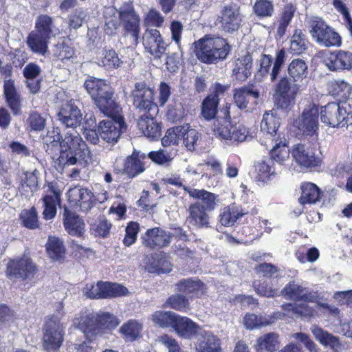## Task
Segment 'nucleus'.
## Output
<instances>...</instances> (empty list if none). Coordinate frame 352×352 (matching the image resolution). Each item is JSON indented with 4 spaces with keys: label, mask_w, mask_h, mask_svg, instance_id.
Listing matches in <instances>:
<instances>
[{
    "label": "nucleus",
    "mask_w": 352,
    "mask_h": 352,
    "mask_svg": "<svg viewBox=\"0 0 352 352\" xmlns=\"http://www.w3.org/2000/svg\"><path fill=\"white\" fill-rule=\"evenodd\" d=\"M58 118L65 127L75 129L81 123L82 113L74 102H69L62 106Z\"/></svg>",
    "instance_id": "obj_21"
},
{
    "label": "nucleus",
    "mask_w": 352,
    "mask_h": 352,
    "mask_svg": "<svg viewBox=\"0 0 352 352\" xmlns=\"http://www.w3.org/2000/svg\"><path fill=\"white\" fill-rule=\"evenodd\" d=\"M287 58V54L284 48L276 51L275 56L272 65L269 76L272 82L277 80L280 72L283 68Z\"/></svg>",
    "instance_id": "obj_49"
},
{
    "label": "nucleus",
    "mask_w": 352,
    "mask_h": 352,
    "mask_svg": "<svg viewBox=\"0 0 352 352\" xmlns=\"http://www.w3.org/2000/svg\"><path fill=\"white\" fill-rule=\"evenodd\" d=\"M50 38L33 30L27 36L26 44L32 52L45 56L48 52V41Z\"/></svg>",
    "instance_id": "obj_31"
},
{
    "label": "nucleus",
    "mask_w": 352,
    "mask_h": 352,
    "mask_svg": "<svg viewBox=\"0 0 352 352\" xmlns=\"http://www.w3.org/2000/svg\"><path fill=\"white\" fill-rule=\"evenodd\" d=\"M274 162L271 160L258 162L256 166V178L263 182L271 179L275 175V169L273 166Z\"/></svg>",
    "instance_id": "obj_53"
},
{
    "label": "nucleus",
    "mask_w": 352,
    "mask_h": 352,
    "mask_svg": "<svg viewBox=\"0 0 352 352\" xmlns=\"http://www.w3.org/2000/svg\"><path fill=\"white\" fill-rule=\"evenodd\" d=\"M3 94L8 107L14 115L21 113L20 95L12 80H6L3 83Z\"/></svg>",
    "instance_id": "obj_30"
},
{
    "label": "nucleus",
    "mask_w": 352,
    "mask_h": 352,
    "mask_svg": "<svg viewBox=\"0 0 352 352\" xmlns=\"http://www.w3.org/2000/svg\"><path fill=\"white\" fill-rule=\"evenodd\" d=\"M145 50L155 59H160L165 54L168 45L157 29H146L142 36Z\"/></svg>",
    "instance_id": "obj_13"
},
{
    "label": "nucleus",
    "mask_w": 352,
    "mask_h": 352,
    "mask_svg": "<svg viewBox=\"0 0 352 352\" xmlns=\"http://www.w3.org/2000/svg\"><path fill=\"white\" fill-rule=\"evenodd\" d=\"M252 64L253 58L250 53L240 56L234 60L232 76L239 81H245L252 74Z\"/></svg>",
    "instance_id": "obj_24"
},
{
    "label": "nucleus",
    "mask_w": 352,
    "mask_h": 352,
    "mask_svg": "<svg viewBox=\"0 0 352 352\" xmlns=\"http://www.w3.org/2000/svg\"><path fill=\"white\" fill-rule=\"evenodd\" d=\"M106 91L107 92L94 99L95 104L102 113L107 116L121 115L122 108L116 102L111 88L109 87Z\"/></svg>",
    "instance_id": "obj_20"
},
{
    "label": "nucleus",
    "mask_w": 352,
    "mask_h": 352,
    "mask_svg": "<svg viewBox=\"0 0 352 352\" xmlns=\"http://www.w3.org/2000/svg\"><path fill=\"white\" fill-rule=\"evenodd\" d=\"M274 140V145L271 149L270 155L272 162L282 163L285 161L289 156V149L288 148L286 140L272 139Z\"/></svg>",
    "instance_id": "obj_43"
},
{
    "label": "nucleus",
    "mask_w": 352,
    "mask_h": 352,
    "mask_svg": "<svg viewBox=\"0 0 352 352\" xmlns=\"http://www.w3.org/2000/svg\"><path fill=\"white\" fill-rule=\"evenodd\" d=\"M253 11L259 18L271 17L274 13V3L270 0H256Z\"/></svg>",
    "instance_id": "obj_54"
},
{
    "label": "nucleus",
    "mask_w": 352,
    "mask_h": 352,
    "mask_svg": "<svg viewBox=\"0 0 352 352\" xmlns=\"http://www.w3.org/2000/svg\"><path fill=\"white\" fill-rule=\"evenodd\" d=\"M23 225L28 229H35L38 228L39 223L38 220L37 212L35 208L30 210H23L20 214Z\"/></svg>",
    "instance_id": "obj_61"
},
{
    "label": "nucleus",
    "mask_w": 352,
    "mask_h": 352,
    "mask_svg": "<svg viewBox=\"0 0 352 352\" xmlns=\"http://www.w3.org/2000/svg\"><path fill=\"white\" fill-rule=\"evenodd\" d=\"M304 292H306L305 287L291 281L285 285L281 293L289 299L300 300Z\"/></svg>",
    "instance_id": "obj_60"
},
{
    "label": "nucleus",
    "mask_w": 352,
    "mask_h": 352,
    "mask_svg": "<svg viewBox=\"0 0 352 352\" xmlns=\"http://www.w3.org/2000/svg\"><path fill=\"white\" fill-rule=\"evenodd\" d=\"M230 50L226 40L221 37L204 38L195 43L197 58L206 64H214L226 59Z\"/></svg>",
    "instance_id": "obj_2"
},
{
    "label": "nucleus",
    "mask_w": 352,
    "mask_h": 352,
    "mask_svg": "<svg viewBox=\"0 0 352 352\" xmlns=\"http://www.w3.org/2000/svg\"><path fill=\"white\" fill-rule=\"evenodd\" d=\"M189 196L195 199L201 201L203 207L213 210L217 205V195L204 189H197L190 187L184 188Z\"/></svg>",
    "instance_id": "obj_34"
},
{
    "label": "nucleus",
    "mask_w": 352,
    "mask_h": 352,
    "mask_svg": "<svg viewBox=\"0 0 352 352\" xmlns=\"http://www.w3.org/2000/svg\"><path fill=\"white\" fill-rule=\"evenodd\" d=\"M197 352H221L219 338L211 331L200 330Z\"/></svg>",
    "instance_id": "obj_29"
},
{
    "label": "nucleus",
    "mask_w": 352,
    "mask_h": 352,
    "mask_svg": "<svg viewBox=\"0 0 352 352\" xmlns=\"http://www.w3.org/2000/svg\"><path fill=\"white\" fill-rule=\"evenodd\" d=\"M53 20L47 14L39 15L35 23V32L50 38L52 33Z\"/></svg>",
    "instance_id": "obj_56"
},
{
    "label": "nucleus",
    "mask_w": 352,
    "mask_h": 352,
    "mask_svg": "<svg viewBox=\"0 0 352 352\" xmlns=\"http://www.w3.org/2000/svg\"><path fill=\"white\" fill-rule=\"evenodd\" d=\"M46 250L49 256L54 261L60 260L65 256L63 242L57 237L49 236Z\"/></svg>",
    "instance_id": "obj_47"
},
{
    "label": "nucleus",
    "mask_w": 352,
    "mask_h": 352,
    "mask_svg": "<svg viewBox=\"0 0 352 352\" xmlns=\"http://www.w3.org/2000/svg\"><path fill=\"white\" fill-rule=\"evenodd\" d=\"M36 267L28 258L14 259L10 261L7 267V274L10 278L26 279L32 276Z\"/></svg>",
    "instance_id": "obj_17"
},
{
    "label": "nucleus",
    "mask_w": 352,
    "mask_h": 352,
    "mask_svg": "<svg viewBox=\"0 0 352 352\" xmlns=\"http://www.w3.org/2000/svg\"><path fill=\"white\" fill-rule=\"evenodd\" d=\"M208 210L202 206L200 201L192 204L188 208V223L197 228H208L210 227V216Z\"/></svg>",
    "instance_id": "obj_22"
},
{
    "label": "nucleus",
    "mask_w": 352,
    "mask_h": 352,
    "mask_svg": "<svg viewBox=\"0 0 352 352\" xmlns=\"http://www.w3.org/2000/svg\"><path fill=\"white\" fill-rule=\"evenodd\" d=\"M280 126V118L273 111L265 112L261 122V130L270 138L274 137Z\"/></svg>",
    "instance_id": "obj_39"
},
{
    "label": "nucleus",
    "mask_w": 352,
    "mask_h": 352,
    "mask_svg": "<svg viewBox=\"0 0 352 352\" xmlns=\"http://www.w3.org/2000/svg\"><path fill=\"white\" fill-rule=\"evenodd\" d=\"M223 117H218L214 122V133L229 144H238L245 141L249 135L248 129L242 124L231 120L229 111L223 109Z\"/></svg>",
    "instance_id": "obj_4"
},
{
    "label": "nucleus",
    "mask_w": 352,
    "mask_h": 352,
    "mask_svg": "<svg viewBox=\"0 0 352 352\" xmlns=\"http://www.w3.org/2000/svg\"><path fill=\"white\" fill-rule=\"evenodd\" d=\"M108 199V192L105 191L101 195H98L96 198L94 194L87 189L81 188L79 190V202L80 208L82 211L87 212L95 206L96 202L103 203Z\"/></svg>",
    "instance_id": "obj_36"
},
{
    "label": "nucleus",
    "mask_w": 352,
    "mask_h": 352,
    "mask_svg": "<svg viewBox=\"0 0 352 352\" xmlns=\"http://www.w3.org/2000/svg\"><path fill=\"white\" fill-rule=\"evenodd\" d=\"M178 316V314L172 311H157L153 315V320L162 327L174 329Z\"/></svg>",
    "instance_id": "obj_52"
},
{
    "label": "nucleus",
    "mask_w": 352,
    "mask_h": 352,
    "mask_svg": "<svg viewBox=\"0 0 352 352\" xmlns=\"http://www.w3.org/2000/svg\"><path fill=\"white\" fill-rule=\"evenodd\" d=\"M274 58L270 54H262L258 60V68L256 76L258 78H264L269 75Z\"/></svg>",
    "instance_id": "obj_63"
},
{
    "label": "nucleus",
    "mask_w": 352,
    "mask_h": 352,
    "mask_svg": "<svg viewBox=\"0 0 352 352\" xmlns=\"http://www.w3.org/2000/svg\"><path fill=\"white\" fill-rule=\"evenodd\" d=\"M84 87L94 100L97 96L107 92L110 87L104 80L89 76L85 82Z\"/></svg>",
    "instance_id": "obj_41"
},
{
    "label": "nucleus",
    "mask_w": 352,
    "mask_h": 352,
    "mask_svg": "<svg viewBox=\"0 0 352 352\" xmlns=\"http://www.w3.org/2000/svg\"><path fill=\"white\" fill-rule=\"evenodd\" d=\"M328 90L331 95L345 99L349 97L352 87L344 80H336L329 82Z\"/></svg>",
    "instance_id": "obj_46"
},
{
    "label": "nucleus",
    "mask_w": 352,
    "mask_h": 352,
    "mask_svg": "<svg viewBox=\"0 0 352 352\" xmlns=\"http://www.w3.org/2000/svg\"><path fill=\"white\" fill-rule=\"evenodd\" d=\"M74 326L80 330L89 340H91V337L100 334L96 316L94 313L88 311H81L74 318Z\"/></svg>",
    "instance_id": "obj_18"
},
{
    "label": "nucleus",
    "mask_w": 352,
    "mask_h": 352,
    "mask_svg": "<svg viewBox=\"0 0 352 352\" xmlns=\"http://www.w3.org/2000/svg\"><path fill=\"white\" fill-rule=\"evenodd\" d=\"M185 131V126H177L167 130L165 135L162 139L164 146L177 144L179 140L182 138V134Z\"/></svg>",
    "instance_id": "obj_58"
},
{
    "label": "nucleus",
    "mask_w": 352,
    "mask_h": 352,
    "mask_svg": "<svg viewBox=\"0 0 352 352\" xmlns=\"http://www.w3.org/2000/svg\"><path fill=\"white\" fill-rule=\"evenodd\" d=\"M299 89L300 86L298 84L292 83L287 76H283L275 87L278 107L280 109H286L292 104L294 103Z\"/></svg>",
    "instance_id": "obj_11"
},
{
    "label": "nucleus",
    "mask_w": 352,
    "mask_h": 352,
    "mask_svg": "<svg viewBox=\"0 0 352 352\" xmlns=\"http://www.w3.org/2000/svg\"><path fill=\"white\" fill-rule=\"evenodd\" d=\"M38 179L35 173H25L19 188L22 195L28 196L37 190Z\"/></svg>",
    "instance_id": "obj_55"
},
{
    "label": "nucleus",
    "mask_w": 352,
    "mask_h": 352,
    "mask_svg": "<svg viewBox=\"0 0 352 352\" xmlns=\"http://www.w3.org/2000/svg\"><path fill=\"white\" fill-rule=\"evenodd\" d=\"M172 238L173 234L170 232L159 227L148 229L141 236L143 245L151 250L168 247Z\"/></svg>",
    "instance_id": "obj_15"
},
{
    "label": "nucleus",
    "mask_w": 352,
    "mask_h": 352,
    "mask_svg": "<svg viewBox=\"0 0 352 352\" xmlns=\"http://www.w3.org/2000/svg\"><path fill=\"white\" fill-rule=\"evenodd\" d=\"M296 10V7L292 3H287L284 6L276 30V33L280 37L285 34L287 28L294 16Z\"/></svg>",
    "instance_id": "obj_45"
},
{
    "label": "nucleus",
    "mask_w": 352,
    "mask_h": 352,
    "mask_svg": "<svg viewBox=\"0 0 352 352\" xmlns=\"http://www.w3.org/2000/svg\"><path fill=\"white\" fill-rule=\"evenodd\" d=\"M123 64L117 52L113 49L102 50L100 65L107 69H118Z\"/></svg>",
    "instance_id": "obj_48"
},
{
    "label": "nucleus",
    "mask_w": 352,
    "mask_h": 352,
    "mask_svg": "<svg viewBox=\"0 0 352 352\" xmlns=\"http://www.w3.org/2000/svg\"><path fill=\"white\" fill-rule=\"evenodd\" d=\"M311 330L316 339L322 345L329 346L334 352L341 350L342 344L337 337L317 326L312 327Z\"/></svg>",
    "instance_id": "obj_37"
},
{
    "label": "nucleus",
    "mask_w": 352,
    "mask_h": 352,
    "mask_svg": "<svg viewBox=\"0 0 352 352\" xmlns=\"http://www.w3.org/2000/svg\"><path fill=\"white\" fill-rule=\"evenodd\" d=\"M145 270L149 273L166 274L171 272L172 265L166 254L155 253L146 257Z\"/></svg>",
    "instance_id": "obj_23"
},
{
    "label": "nucleus",
    "mask_w": 352,
    "mask_h": 352,
    "mask_svg": "<svg viewBox=\"0 0 352 352\" xmlns=\"http://www.w3.org/2000/svg\"><path fill=\"white\" fill-rule=\"evenodd\" d=\"M279 336L276 333H268L259 337L256 340V350L274 352L279 347Z\"/></svg>",
    "instance_id": "obj_40"
},
{
    "label": "nucleus",
    "mask_w": 352,
    "mask_h": 352,
    "mask_svg": "<svg viewBox=\"0 0 352 352\" xmlns=\"http://www.w3.org/2000/svg\"><path fill=\"white\" fill-rule=\"evenodd\" d=\"M272 322L273 321L271 318L268 319L265 317L257 316L254 314H246L243 319L244 325L248 329H253L260 327L267 326Z\"/></svg>",
    "instance_id": "obj_59"
},
{
    "label": "nucleus",
    "mask_w": 352,
    "mask_h": 352,
    "mask_svg": "<svg viewBox=\"0 0 352 352\" xmlns=\"http://www.w3.org/2000/svg\"><path fill=\"white\" fill-rule=\"evenodd\" d=\"M309 41L300 29H296L290 39L289 50L294 54H301L308 48Z\"/></svg>",
    "instance_id": "obj_42"
},
{
    "label": "nucleus",
    "mask_w": 352,
    "mask_h": 352,
    "mask_svg": "<svg viewBox=\"0 0 352 352\" xmlns=\"http://www.w3.org/2000/svg\"><path fill=\"white\" fill-rule=\"evenodd\" d=\"M287 71L294 82L302 81L307 74V65L301 58L294 59L288 65Z\"/></svg>",
    "instance_id": "obj_44"
},
{
    "label": "nucleus",
    "mask_w": 352,
    "mask_h": 352,
    "mask_svg": "<svg viewBox=\"0 0 352 352\" xmlns=\"http://www.w3.org/2000/svg\"><path fill=\"white\" fill-rule=\"evenodd\" d=\"M138 125L144 135L152 140H157L161 136V125L155 120L151 112L141 116Z\"/></svg>",
    "instance_id": "obj_25"
},
{
    "label": "nucleus",
    "mask_w": 352,
    "mask_h": 352,
    "mask_svg": "<svg viewBox=\"0 0 352 352\" xmlns=\"http://www.w3.org/2000/svg\"><path fill=\"white\" fill-rule=\"evenodd\" d=\"M219 99L217 96L206 97L201 105V115L206 120L214 119L217 113Z\"/></svg>",
    "instance_id": "obj_51"
},
{
    "label": "nucleus",
    "mask_w": 352,
    "mask_h": 352,
    "mask_svg": "<svg viewBox=\"0 0 352 352\" xmlns=\"http://www.w3.org/2000/svg\"><path fill=\"white\" fill-rule=\"evenodd\" d=\"M307 21L313 40L319 45L326 47L341 46V36L322 18L311 16Z\"/></svg>",
    "instance_id": "obj_5"
},
{
    "label": "nucleus",
    "mask_w": 352,
    "mask_h": 352,
    "mask_svg": "<svg viewBox=\"0 0 352 352\" xmlns=\"http://www.w3.org/2000/svg\"><path fill=\"white\" fill-rule=\"evenodd\" d=\"M173 329L179 337L185 339H191L197 333L199 335L200 330H202L191 319L179 315Z\"/></svg>",
    "instance_id": "obj_27"
},
{
    "label": "nucleus",
    "mask_w": 352,
    "mask_h": 352,
    "mask_svg": "<svg viewBox=\"0 0 352 352\" xmlns=\"http://www.w3.org/2000/svg\"><path fill=\"white\" fill-rule=\"evenodd\" d=\"M96 316L97 318V323L100 328V334L98 336H102L104 330L113 329L119 324L116 317L109 313H102L101 314H98Z\"/></svg>",
    "instance_id": "obj_57"
},
{
    "label": "nucleus",
    "mask_w": 352,
    "mask_h": 352,
    "mask_svg": "<svg viewBox=\"0 0 352 352\" xmlns=\"http://www.w3.org/2000/svg\"><path fill=\"white\" fill-rule=\"evenodd\" d=\"M320 120L330 127H345L352 124V100L330 102L322 106Z\"/></svg>",
    "instance_id": "obj_3"
},
{
    "label": "nucleus",
    "mask_w": 352,
    "mask_h": 352,
    "mask_svg": "<svg viewBox=\"0 0 352 352\" xmlns=\"http://www.w3.org/2000/svg\"><path fill=\"white\" fill-rule=\"evenodd\" d=\"M319 114L318 107L313 104L303 111L299 120L296 121V124L303 133L309 135H314L318 130Z\"/></svg>",
    "instance_id": "obj_19"
},
{
    "label": "nucleus",
    "mask_w": 352,
    "mask_h": 352,
    "mask_svg": "<svg viewBox=\"0 0 352 352\" xmlns=\"http://www.w3.org/2000/svg\"><path fill=\"white\" fill-rule=\"evenodd\" d=\"M248 213L241 206L230 205L223 209L219 215L220 223L224 226H232L234 223L243 216Z\"/></svg>",
    "instance_id": "obj_35"
},
{
    "label": "nucleus",
    "mask_w": 352,
    "mask_h": 352,
    "mask_svg": "<svg viewBox=\"0 0 352 352\" xmlns=\"http://www.w3.org/2000/svg\"><path fill=\"white\" fill-rule=\"evenodd\" d=\"M53 55L62 61L72 58L74 55V48L66 43H58L54 46Z\"/></svg>",
    "instance_id": "obj_62"
},
{
    "label": "nucleus",
    "mask_w": 352,
    "mask_h": 352,
    "mask_svg": "<svg viewBox=\"0 0 352 352\" xmlns=\"http://www.w3.org/2000/svg\"><path fill=\"white\" fill-rule=\"evenodd\" d=\"M176 289L181 293L192 296L202 294L206 287L204 283L197 278L182 279L176 284Z\"/></svg>",
    "instance_id": "obj_33"
},
{
    "label": "nucleus",
    "mask_w": 352,
    "mask_h": 352,
    "mask_svg": "<svg viewBox=\"0 0 352 352\" xmlns=\"http://www.w3.org/2000/svg\"><path fill=\"white\" fill-rule=\"evenodd\" d=\"M259 91L253 85H245L234 91V101L240 109L252 110L258 104Z\"/></svg>",
    "instance_id": "obj_16"
},
{
    "label": "nucleus",
    "mask_w": 352,
    "mask_h": 352,
    "mask_svg": "<svg viewBox=\"0 0 352 352\" xmlns=\"http://www.w3.org/2000/svg\"><path fill=\"white\" fill-rule=\"evenodd\" d=\"M63 225L65 230L72 236H81L85 232L84 221L66 207L64 209Z\"/></svg>",
    "instance_id": "obj_26"
},
{
    "label": "nucleus",
    "mask_w": 352,
    "mask_h": 352,
    "mask_svg": "<svg viewBox=\"0 0 352 352\" xmlns=\"http://www.w3.org/2000/svg\"><path fill=\"white\" fill-rule=\"evenodd\" d=\"M140 231V225L135 221H130L125 228V236L123 243L125 246L129 247L137 240V236Z\"/></svg>",
    "instance_id": "obj_64"
},
{
    "label": "nucleus",
    "mask_w": 352,
    "mask_h": 352,
    "mask_svg": "<svg viewBox=\"0 0 352 352\" xmlns=\"http://www.w3.org/2000/svg\"><path fill=\"white\" fill-rule=\"evenodd\" d=\"M142 327L136 320H131L124 324L120 329L126 341H134L140 337Z\"/></svg>",
    "instance_id": "obj_50"
},
{
    "label": "nucleus",
    "mask_w": 352,
    "mask_h": 352,
    "mask_svg": "<svg viewBox=\"0 0 352 352\" xmlns=\"http://www.w3.org/2000/svg\"><path fill=\"white\" fill-rule=\"evenodd\" d=\"M108 117V119L99 122L98 131L103 140L113 144L118 142L126 129V124L122 115Z\"/></svg>",
    "instance_id": "obj_9"
},
{
    "label": "nucleus",
    "mask_w": 352,
    "mask_h": 352,
    "mask_svg": "<svg viewBox=\"0 0 352 352\" xmlns=\"http://www.w3.org/2000/svg\"><path fill=\"white\" fill-rule=\"evenodd\" d=\"M118 13L123 35L130 38L132 45H137L140 39L141 19L133 3L131 1L123 2Z\"/></svg>",
    "instance_id": "obj_6"
},
{
    "label": "nucleus",
    "mask_w": 352,
    "mask_h": 352,
    "mask_svg": "<svg viewBox=\"0 0 352 352\" xmlns=\"http://www.w3.org/2000/svg\"><path fill=\"white\" fill-rule=\"evenodd\" d=\"M296 162L302 168L312 169L321 166V157L316 153V149L305 144H297L292 151Z\"/></svg>",
    "instance_id": "obj_14"
},
{
    "label": "nucleus",
    "mask_w": 352,
    "mask_h": 352,
    "mask_svg": "<svg viewBox=\"0 0 352 352\" xmlns=\"http://www.w3.org/2000/svg\"><path fill=\"white\" fill-rule=\"evenodd\" d=\"M145 157L144 154H140V152L134 151L125 160L124 172L132 178L142 173L145 169L142 162Z\"/></svg>",
    "instance_id": "obj_32"
},
{
    "label": "nucleus",
    "mask_w": 352,
    "mask_h": 352,
    "mask_svg": "<svg viewBox=\"0 0 352 352\" xmlns=\"http://www.w3.org/2000/svg\"><path fill=\"white\" fill-rule=\"evenodd\" d=\"M133 104L140 111L146 113L157 111V105L153 102L154 92L144 82H137L131 93Z\"/></svg>",
    "instance_id": "obj_10"
},
{
    "label": "nucleus",
    "mask_w": 352,
    "mask_h": 352,
    "mask_svg": "<svg viewBox=\"0 0 352 352\" xmlns=\"http://www.w3.org/2000/svg\"><path fill=\"white\" fill-rule=\"evenodd\" d=\"M50 194L46 195L43 198L44 210L43 218L45 220H50L56 214V206L60 204V193L53 185L49 186Z\"/></svg>",
    "instance_id": "obj_28"
},
{
    "label": "nucleus",
    "mask_w": 352,
    "mask_h": 352,
    "mask_svg": "<svg viewBox=\"0 0 352 352\" xmlns=\"http://www.w3.org/2000/svg\"><path fill=\"white\" fill-rule=\"evenodd\" d=\"M60 147L59 153L53 157V166L59 173L67 166L78 162L81 164V162L88 163L91 160V151L86 142L75 129H69L66 132Z\"/></svg>",
    "instance_id": "obj_1"
},
{
    "label": "nucleus",
    "mask_w": 352,
    "mask_h": 352,
    "mask_svg": "<svg viewBox=\"0 0 352 352\" xmlns=\"http://www.w3.org/2000/svg\"><path fill=\"white\" fill-rule=\"evenodd\" d=\"M240 8L234 3H229L222 7L216 20L219 29L226 33L238 31L242 22Z\"/></svg>",
    "instance_id": "obj_7"
},
{
    "label": "nucleus",
    "mask_w": 352,
    "mask_h": 352,
    "mask_svg": "<svg viewBox=\"0 0 352 352\" xmlns=\"http://www.w3.org/2000/svg\"><path fill=\"white\" fill-rule=\"evenodd\" d=\"M323 63L331 72H341L352 71V52L344 50H335L323 56Z\"/></svg>",
    "instance_id": "obj_12"
},
{
    "label": "nucleus",
    "mask_w": 352,
    "mask_h": 352,
    "mask_svg": "<svg viewBox=\"0 0 352 352\" xmlns=\"http://www.w3.org/2000/svg\"><path fill=\"white\" fill-rule=\"evenodd\" d=\"M300 188L302 192L298 201L301 205L315 204L319 201L322 191L315 184L305 182Z\"/></svg>",
    "instance_id": "obj_38"
},
{
    "label": "nucleus",
    "mask_w": 352,
    "mask_h": 352,
    "mask_svg": "<svg viewBox=\"0 0 352 352\" xmlns=\"http://www.w3.org/2000/svg\"><path fill=\"white\" fill-rule=\"evenodd\" d=\"M65 327L57 316L49 318L43 327V346L46 350H56L63 342Z\"/></svg>",
    "instance_id": "obj_8"
}]
</instances>
